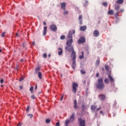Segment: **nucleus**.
Wrapping results in <instances>:
<instances>
[{
  "label": "nucleus",
  "mask_w": 126,
  "mask_h": 126,
  "mask_svg": "<svg viewBox=\"0 0 126 126\" xmlns=\"http://www.w3.org/2000/svg\"><path fill=\"white\" fill-rule=\"evenodd\" d=\"M95 87L97 89H99V90H103L105 88L103 78H100L97 80V83L95 85Z\"/></svg>",
  "instance_id": "nucleus-1"
},
{
  "label": "nucleus",
  "mask_w": 126,
  "mask_h": 126,
  "mask_svg": "<svg viewBox=\"0 0 126 126\" xmlns=\"http://www.w3.org/2000/svg\"><path fill=\"white\" fill-rule=\"evenodd\" d=\"M66 51H68L69 53H70V52H72V53L71 54V57H74V56H76V52L74 51V49H73V47L72 46H66L65 48Z\"/></svg>",
  "instance_id": "nucleus-2"
},
{
  "label": "nucleus",
  "mask_w": 126,
  "mask_h": 126,
  "mask_svg": "<svg viewBox=\"0 0 126 126\" xmlns=\"http://www.w3.org/2000/svg\"><path fill=\"white\" fill-rule=\"evenodd\" d=\"M77 87H78V84L75 82L72 83V92L73 93H76Z\"/></svg>",
  "instance_id": "nucleus-3"
},
{
  "label": "nucleus",
  "mask_w": 126,
  "mask_h": 126,
  "mask_svg": "<svg viewBox=\"0 0 126 126\" xmlns=\"http://www.w3.org/2000/svg\"><path fill=\"white\" fill-rule=\"evenodd\" d=\"M72 34H75V30H72V31H69L68 32L67 38L70 39V40H72Z\"/></svg>",
  "instance_id": "nucleus-4"
},
{
  "label": "nucleus",
  "mask_w": 126,
  "mask_h": 126,
  "mask_svg": "<svg viewBox=\"0 0 126 126\" xmlns=\"http://www.w3.org/2000/svg\"><path fill=\"white\" fill-rule=\"evenodd\" d=\"M72 58L73 61L72 67L73 69H75V66H76V61L75 60L76 59V55H74V56H73Z\"/></svg>",
  "instance_id": "nucleus-5"
},
{
  "label": "nucleus",
  "mask_w": 126,
  "mask_h": 126,
  "mask_svg": "<svg viewBox=\"0 0 126 126\" xmlns=\"http://www.w3.org/2000/svg\"><path fill=\"white\" fill-rule=\"evenodd\" d=\"M78 121H79V126H85V120L81 118H79Z\"/></svg>",
  "instance_id": "nucleus-6"
},
{
  "label": "nucleus",
  "mask_w": 126,
  "mask_h": 126,
  "mask_svg": "<svg viewBox=\"0 0 126 126\" xmlns=\"http://www.w3.org/2000/svg\"><path fill=\"white\" fill-rule=\"evenodd\" d=\"M114 9L116 11V15H119V13H120V6L115 3Z\"/></svg>",
  "instance_id": "nucleus-7"
},
{
  "label": "nucleus",
  "mask_w": 126,
  "mask_h": 126,
  "mask_svg": "<svg viewBox=\"0 0 126 126\" xmlns=\"http://www.w3.org/2000/svg\"><path fill=\"white\" fill-rule=\"evenodd\" d=\"M50 30L53 31V32H56L57 31L58 28L57 27L56 25H52L50 27Z\"/></svg>",
  "instance_id": "nucleus-8"
},
{
  "label": "nucleus",
  "mask_w": 126,
  "mask_h": 126,
  "mask_svg": "<svg viewBox=\"0 0 126 126\" xmlns=\"http://www.w3.org/2000/svg\"><path fill=\"white\" fill-rule=\"evenodd\" d=\"M79 44H83L85 43V37H81L80 39L78 40Z\"/></svg>",
  "instance_id": "nucleus-9"
},
{
  "label": "nucleus",
  "mask_w": 126,
  "mask_h": 126,
  "mask_svg": "<svg viewBox=\"0 0 126 126\" xmlns=\"http://www.w3.org/2000/svg\"><path fill=\"white\" fill-rule=\"evenodd\" d=\"M73 42V40L72 39H69L66 42V45L67 46L71 47V45Z\"/></svg>",
  "instance_id": "nucleus-10"
},
{
  "label": "nucleus",
  "mask_w": 126,
  "mask_h": 126,
  "mask_svg": "<svg viewBox=\"0 0 126 126\" xmlns=\"http://www.w3.org/2000/svg\"><path fill=\"white\" fill-rule=\"evenodd\" d=\"M99 99L101 100V101H104L106 99V95L103 94H101L99 95Z\"/></svg>",
  "instance_id": "nucleus-11"
},
{
  "label": "nucleus",
  "mask_w": 126,
  "mask_h": 126,
  "mask_svg": "<svg viewBox=\"0 0 126 126\" xmlns=\"http://www.w3.org/2000/svg\"><path fill=\"white\" fill-rule=\"evenodd\" d=\"M61 4L62 9H63V10H65V6H66V3H65V2H63L61 3Z\"/></svg>",
  "instance_id": "nucleus-12"
},
{
  "label": "nucleus",
  "mask_w": 126,
  "mask_h": 126,
  "mask_svg": "<svg viewBox=\"0 0 126 126\" xmlns=\"http://www.w3.org/2000/svg\"><path fill=\"white\" fill-rule=\"evenodd\" d=\"M99 31L95 30L94 32V37H98L99 35Z\"/></svg>",
  "instance_id": "nucleus-13"
},
{
  "label": "nucleus",
  "mask_w": 126,
  "mask_h": 126,
  "mask_svg": "<svg viewBox=\"0 0 126 126\" xmlns=\"http://www.w3.org/2000/svg\"><path fill=\"white\" fill-rule=\"evenodd\" d=\"M87 29V26H81L80 28V31H85Z\"/></svg>",
  "instance_id": "nucleus-14"
},
{
  "label": "nucleus",
  "mask_w": 126,
  "mask_h": 126,
  "mask_svg": "<svg viewBox=\"0 0 126 126\" xmlns=\"http://www.w3.org/2000/svg\"><path fill=\"white\" fill-rule=\"evenodd\" d=\"M82 17H83L82 15H80L78 18L80 25H82V24H83Z\"/></svg>",
  "instance_id": "nucleus-15"
},
{
  "label": "nucleus",
  "mask_w": 126,
  "mask_h": 126,
  "mask_svg": "<svg viewBox=\"0 0 126 126\" xmlns=\"http://www.w3.org/2000/svg\"><path fill=\"white\" fill-rule=\"evenodd\" d=\"M59 52H58V55L59 56H62L63 55V49L62 48H58Z\"/></svg>",
  "instance_id": "nucleus-16"
},
{
  "label": "nucleus",
  "mask_w": 126,
  "mask_h": 126,
  "mask_svg": "<svg viewBox=\"0 0 126 126\" xmlns=\"http://www.w3.org/2000/svg\"><path fill=\"white\" fill-rule=\"evenodd\" d=\"M74 109H77V101L76 99L74 100Z\"/></svg>",
  "instance_id": "nucleus-17"
},
{
  "label": "nucleus",
  "mask_w": 126,
  "mask_h": 126,
  "mask_svg": "<svg viewBox=\"0 0 126 126\" xmlns=\"http://www.w3.org/2000/svg\"><path fill=\"white\" fill-rule=\"evenodd\" d=\"M47 34V26H45L44 27V30H43V35L46 36Z\"/></svg>",
  "instance_id": "nucleus-18"
},
{
  "label": "nucleus",
  "mask_w": 126,
  "mask_h": 126,
  "mask_svg": "<svg viewBox=\"0 0 126 126\" xmlns=\"http://www.w3.org/2000/svg\"><path fill=\"white\" fill-rule=\"evenodd\" d=\"M108 78L109 79V80L111 81V82H114V79L111 75V74H109L108 75Z\"/></svg>",
  "instance_id": "nucleus-19"
},
{
  "label": "nucleus",
  "mask_w": 126,
  "mask_h": 126,
  "mask_svg": "<svg viewBox=\"0 0 126 126\" xmlns=\"http://www.w3.org/2000/svg\"><path fill=\"white\" fill-rule=\"evenodd\" d=\"M107 13L109 15H113L114 14V11L113 10H109L108 11Z\"/></svg>",
  "instance_id": "nucleus-20"
},
{
  "label": "nucleus",
  "mask_w": 126,
  "mask_h": 126,
  "mask_svg": "<svg viewBox=\"0 0 126 126\" xmlns=\"http://www.w3.org/2000/svg\"><path fill=\"white\" fill-rule=\"evenodd\" d=\"M124 2V0H118L116 1V4L118 3V4H122Z\"/></svg>",
  "instance_id": "nucleus-21"
},
{
  "label": "nucleus",
  "mask_w": 126,
  "mask_h": 126,
  "mask_svg": "<svg viewBox=\"0 0 126 126\" xmlns=\"http://www.w3.org/2000/svg\"><path fill=\"white\" fill-rule=\"evenodd\" d=\"M96 108H97V106H95V105H92L91 106V110L92 111H95V110H96Z\"/></svg>",
  "instance_id": "nucleus-22"
},
{
  "label": "nucleus",
  "mask_w": 126,
  "mask_h": 126,
  "mask_svg": "<svg viewBox=\"0 0 126 126\" xmlns=\"http://www.w3.org/2000/svg\"><path fill=\"white\" fill-rule=\"evenodd\" d=\"M99 64H100V60L97 59L96 61L95 65H96V66H98L99 65Z\"/></svg>",
  "instance_id": "nucleus-23"
},
{
  "label": "nucleus",
  "mask_w": 126,
  "mask_h": 126,
  "mask_svg": "<svg viewBox=\"0 0 126 126\" xmlns=\"http://www.w3.org/2000/svg\"><path fill=\"white\" fill-rule=\"evenodd\" d=\"M38 76L39 79H42V73H41V72L38 73Z\"/></svg>",
  "instance_id": "nucleus-24"
},
{
  "label": "nucleus",
  "mask_w": 126,
  "mask_h": 126,
  "mask_svg": "<svg viewBox=\"0 0 126 126\" xmlns=\"http://www.w3.org/2000/svg\"><path fill=\"white\" fill-rule=\"evenodd\" d=\"M22 46H23V48L24 49H26V43L25 42H23L22 44Z\"/></svg>",
  "instance_id": "nucleus-25"
},
{
  "label": "nucleus",
  "mask_w": 126,
  "mask_h": 126,
  "mask_svg": "<svg viewBox=\"0 0 126 126\" xmlns=\"http://www.w3.org/2000/svg\"><path fill=\"white\" fill-rule=\"evenodd\" d=\"M102 5L104 6H108V3L107 2H102Z\"/></svg>",
  "instance_id": "nucleus-26"
},
{
  "label": "nucleus",
  "mask_w": 126,
  "mask_h": 126,
  "mask_svg": "<svg viewBox=\"0 0 126 126\" xmlns=\"http://www.w3.org/2000/svg\"><path fill=\"white\" fill-rule=\"evenodd\" d=\"M105 70H109V65H105Z\"/></svg>",
  "instance_id": "nucleus-27"
},
{
  "label": "nucleus",
  "mask_w": 126,
  "mask_h": 126,
  "mask_svg": "<svg viewBox=\"0 0 126 126\" xmlns=\"http://www.w3.org/2000/svg\"><path fill=\"white\" fill-rule=\"evenodd\" d=\"M40 68H41L40 67H38L37 68H36L35 69V73H37L38 72V71H39V70H40Z\"/></svg>",
  "instance_id": "nucleus-28"
},
{
  "label": "nucleus",
  "mask_w": 126,
  "mask_h": 126,
  "mask_svg": "<svg viewBox=\"0 0 126 126\" xmlns=\"http://www.w3.org/2000/svg\"><path fill=\"white\" fill-rule=\"evenodd\" d=\"M104 83H105V84H108V83H109V79H105L104 80Z\"/></svg>",
  "instance_id": "nucleus-29"
},
{
  "label": "nucleus",
  "mask_w": 126,
  "mask_h": 126,
  "mask_svg": "<svg viewBox=\"0 0 126 126\" xmlns=\"http://www.w3.org/2000/svg\"><path fill=\"white\" fill-rule=\"evenodd\" d=\"M46 124H50L51 123V120L47 119L46 120Z\"/></svg>",
  "instance_id": "nucleus-30"
},
{
  "label": "nucleus",
  "mask_w": 126,
  "mask_h": 126,
  "mask_svg": "<svg viewBox=\"0 0 126 126\" xmlns=\"http://www.w3.org/2000/svg\"><path fill=\"white\" fill-rule=\"evenodd\" d=\"M60 39H61V40H64V39H65V36L64 35H62L60 37Z\"/></svg>",
  "instance_id": "nucleus-31"
},
{
  "label": "nucleus",
  "mask_w": 126,
  "mask_h": 126,
  "mask_svg": "<svg viewBox=\"0 0 126 126\" xmlns=\"http://www.w3.org/2000/svg\"><path fill=\"white\" fill-rule=\"evenodd\" d=\"M81 73L82 74H85V73H86V72H85V71H84V70H81Z\"/></svg>",
  "instance_id": "nucleus-32"
},
{
  "label": "nucleus",
  "mask_w": 126,
  "mask_h": 126,
  "mask_svg": "<svg viewBox=\"0 0 126 126\" xmlns=\"http://www.w3.org/2000/svg\"><path fill=\"white\" fill-rule=\"evenodd\" d=\"M84 55H80L79 56L80 60H82V59H84Z\"/></svg>",
  "instance_id": "nucleus-33"
},
{
  "label": "nucleus",
  "mask_w": 126,
  "mask_h": 126,
  "mask_svg": "<svg viewBox=\"0 0 126 126\" xmlns=\"http://www.w3.org/2000/svg\"><path fill=\"white\" fill-rule=\"evenodd\" d=\"M1 37H3L4 36H5V32H3L2 33L1 35Z\"/></svg>",
  "instance_id": "nucleus-34"
},
{
  "label": "nucleus",
  "mask_w": 126,
  "mask_h": 126,
  "mask_svg": "<svg viewBox=\"0 0 126 126\" xmlns=\"http://www.w3.org/2000/svg\"><path fill=\"white\" fill-rule=\"evenodd\" d=\"M28 117H30L31 119H32V117H33L32 114H28Z\"/></svg>",
  "instance_id": "nucleus-35"
},
{
  "label": "nucleus",
  "mask_w": 126,
  "mask_h": 126,
  "mask_svg": "<svg viewBox=\"0 0 126 126\" xmlns=\"http://www.w3.org/2000/svg\"><path fill=\"white\" fill-rule=\"evenodd\" d=\"M31 98H32V99H36V97L35 96V95L34 94H33L31 96Z\"/></svg>",
  "instance_id": "nucleus-36"
},
{
  "label": "nucleus",
  "mask_w": 126,
  "mask_h": 126,
  "mask_svg": "<svg viewBox=\"0 0 126 126\" xmlns=\"http://www.w3.org/2000/svg\"><path fill=\"white\" fill-rule=\"evenodd\" d=\"M43 58H44V59H46V58H47V54L46 53H44L43 54Z\"/></svg>",
  "instance_id": "nucleus-37"
},
{
  "label": "nucleus",
  "mask_w": 126,
  "mask_h": 126,
  "mask_svg": "<svg viewBox=\"0 0 126 126\" xmlns=\"http://www.w3.org/2000/svg\"><path fill=\"white\" fill-rule=\"evenodd\" d=\"M23 80H24V78H20L19 81L20 82H21Z\"/></svg>",
  "instance_id": "nucleus-38"
},
{
  "label": "nucleus",
  "mask_w": 126,
  "mask_h": 126,
  "mask_svg": "<svg viewBox=\"0 0 126 126\" xmlns=\"http://www.w3.org/2000/svg\"><path fill=\"white\" fill-rule=\"evenodd\" d=\"M116 105H117V101L116 100L114 101V107H116Z\"/></svg>",
  "instance_id": "nucleus-39"
},
{
  "label": "nucleus",
  "mask_w": 126,
  "mask_h": 126,
  "mask_svg": "<svg viewBox=\"0 0 126 126\" xmlns=\"http://www.w3.org/2000/svg\"><path fill=\"white\" fill-rule=\"evenodd\" d=\"M124 11H125V10H124V9H121L119 10V12H124Z\"/></svg>",
  "instance_id": "nucleus-40"
},
{
  "label": "nucleus",
  "mask_w": 126,
  "mask_h": 126,
  "mask_svg": "<svg viewBox=\"0 0 126 126\" xmlns=\"http://www.w3.org/2000/svg\"><path fill=\"white\" fill-rule=\"evenodd\" d=\"M30 109V107H29V106H28L26 109L27 112H29Z\"/></svg>",
  "instance_id": "nucleus-41"
},
{
  "label": "nucleus",
  "mask_w": 126,
  "mask_h": 126,
  "mask_svg": "<svg viewBox=\"0 0 126 126\" xmlns=\"http://www.w3.org/2000/svg\"><path fill=\"white\" fill-rule=\"evenodd\" d=\"M4 81V79H1L0 80V82L1 84H2V83H3V82Z\"/></svg>",
  "instance_id": "nucleus-42"
},
{
  "label": "nucleus",
  "mask_w": 126,
  "mask_h": 126,
  "mask_svg": "<svg viewBox=\"0 0 126 126\" xmlns=\"http://www.w3.org/2000/svg\"><path fill=\"white\" fill-rule=\"evenodd\" d=\"M101 109H102V108L101 107H98L96 109V111H100V110H101Z\"/></svg>",
  "instance_id": "nucleus-43"
},
{
  "label": "nucleus",
  "mask_w": 126,
  "mask_h": 126,
  "mask_svg": "<svg viewBox=\"0 0 126 126\" xmlns=\"http://www.w3.org/2000/svg\"><path fill=\"white\" fill-rule=\"evenodd\" d=\"M82 108L83 110H84V109L85 108V105H84V104H83L82 105Z\"/></svg>",
  "instance_id": "nucleus-44"
},
{
  "label": "nucleus",
  "mask_w": 126,
  "mask_h": 126,
  "mask_svg": "<svg viewBox=\"0 0 126 126\" xmlns=\"http://www.w3.org/2000/svg\"><path fill=\"white\" fill-rule=\"evenodd\" d=\"M33 87H31L30 89V91H33Z\"/></svg>",
  "instance_id": "nucleus-45"
},
{
  "label": "nucleus",
  "mask_w": 126,
  "mask_h": 126,
  "mask_svg": "<svg viewBox=\"0 0 126 126\" xmlns=\"http://www.w3.org/2000/svg\"><path fill=\"white\" fill-rule=\"evenodd\" d=\"M56 126H60V122H57V123H56Z\"/></svg>",
  "instance_id": "nucleus-46"
},
{
  "label": "nucleus",
  "mask_w": 126,
  "mask_h": 126,
  "mask_svg": "<svg viewBox=\"0 0 126 126\" xmlns=\"http://www.w3.org/2000/svg\"><path fill=\"white\" fill-rule=\"evenodd\" d=\"M67 13H68V12L67 11H64V12H63V14H67Z\"/></svg>",
  "instance_id": "nucleus-47"
},
{
  "label": "nucleus",
  "mask_w": 126,
  "mask_h": 126,
  "mask_svg": "<svg viewBox=\"0 0 126 126\" xmlns=\"http://www.w3.org/2000/svg\"><path fill=\"white\" fill-rule=\"evenodd\" d=\"M96 77H99V73H97L96 75Z\"/></svg>",
  "instance_id": "nucleus-48"
},
{
  "label": "nucleus",
  "mask_w": 126,
  "mask_h": 126,
  "mask_svg": "<svg viewBox=\"0 0 126 126\" xmlns=\"http://www.w3.org/2000/svg\"><path fill=\"white\" fill-rule=\"evenodd\" d=\"M63 96L61 97V101H63Z\"/></svg>",
  "instance_id": "nucleus-49"
},
{
  "label": "nucleus",
  "mask_w": 126,
  "mask_h": 126,
  "mask_svg": "<svg viewBox=\"0 0 126 126\" xmlns=\"http://www.w3.org/2000/svg\"><path fill=\"white\" fill-rule=\"evenodd\" d=\"M20 62H21V63H23V62H24V60L21 59V60H20Z\"/></svg>",
  "instance_id": "nucleus-50"
},
{
  "label": "nucleus",
  "mask_w": 126,
  "mask_h": 126,
  "mask_svg": "<svg viewBox=\"0 0 126 126\" xmlns=\"http://www.w3.org/2000/svg\"><path fill=\"white\" fill-rule=\"evenodd\" d=\"M81 54H82V56H84V52H83V51H82V52H81Z\"/></svg>",
  "instance_id": "nucleus-51"
},
{
  "label": "nucleus",
  "mask_w": 126,
  "mask_h": 126,
  "mask_svg": "<svg viewBox=\"0 0 126 126\" xmlns=\"http://www.w3.org/2000/svg\"><path fill=\"white\" fill-rule=\"evenodd\" d=\"M16 35L17 36V37H19V34L17 33L16 34Z\"/></svg>",
  "instance_id": "nucleus-52"
},
{
  "label": "nucleus",
  "mask_w": 126,
  "mask_h": 126,
  "mask_svg": "<svg viewBox=\"0 0 126 126\" xmlns=\"http://www.w3.org/2000/svg\"><path fill=\"white\" fill-rule=\"evenodd\" d=\"M44 25H47V23L45 22H43Z\"/></svg>",
  "instance_id": "nucleus-53"
},
{
  "label": "nucleus",
  "mask_w": 126,
  "mask_h": 126,
  "mask_svg": "<svg viewBox=\"0 0 126 126\" xmlns=\"http://www.w3.org/2000/svg\"><path fill=\"white\" fill-rule=\"evenodd\" d=\"M103 113H104V112H103V111H100V114H103Z\"/></svg>",
  "instance_id": "nucleus-54"
},
{
  "label": "nucleus",
  "mask_w": 126,
  "mask_h": 126,
  "mask_svg": "<svg viewBox=\"0 0 126 126\" xmlns=\"http://www.w3.org/2000/svg\"><path fill=\"white\" fill-rule=\"evenodd\" d=\"M86 4H88V1L87 0L86 1Z\"/></svg>",
  "instance_id": "nucleus-55"
},
{
  "label": "nucleus",
  "mask_w": 126,
  "mask_h": 126,
  "mask_svg": "<svg viewBox=\"0 0 126 126\" xmlns=\"http://www.w3.org/2000/svg\"><path fill=\"white\" fill-rule=\"evenodd\" d=\"M32 45H33V46H35V42H32Z\"/></svg>",
  "instance_id": "nucleus-56"
},
{
  "label": "nucleus",
  "mask_w": 126,
  "mask_h": 126,
  "mask_svg": "<svg viewBox=\"0 0 126 126\" xmlns=\"http://www.w3.org/2000/svg\"><path fill=\"white\" fill-rule=\"evenodd\" d=\"M20 89H23V87L22 86L20 87Z\"/></svg>",
  "instance_id": "nucleus-57"
},
{
  "label": "nucleus",
  "mask_w": 126,
  "mask_h": 126,
  "mask_svg": "<svg viewBox=\"0 0 126 126\" xmlns=\"http://www.w3.org/2000/svg\"><path fill=\"white\" fill-rule=\"evenodd\" d=\"M102 70H103V71H105V69H104V67L102 68Z\"/></svg>",
  "instance_id": "nucleus-58"
},
{
  "label": "nucleus",
  "mask_w": 126,
  "mask_h": 126,
  "mask_svg": "<svg viewBox=\"0 0 126 126\" xmlns=\"http://www.w3.org/2000/svg\"><path fill=\"white\" fill-rule=\"evenodd\" d=\"M48 57H49V58H51V54H49Z\"/></svg>",
  "instance_id": "nucleus-59"
},
{
  "label": "nucleus",
  "mask_w": 126,
  "mask_h": 126,
  "mask_svg": "<svg viewBox=\"0 0 126 126\" xmlns=\"http://www.w3.org/2000/svg\"><path fill=\"white\" fill-rule=\"evenodd\" d=\"M35 90H37V86H36L35 87Z\"/></svg>",
  "instance_id": "nucleus-60"
},
{
  "label": "nucleus",
  "mask_w": 126,
  "mask_h": 126,
  "mask_svg": "<svg viewBox=\"0 0 126 126\" xmlns=\"http://www.w3.org/2000/svg\"><path fill=\"white\" fill-rule=\"evenodd\" d=\"M19 126H22V124H20V123H19Z\"/></svg>",
  "instance_id": "nucleus-61"
},
{
  "label": "nucleus",
  "mask_w": 126,
  "mask_h": 126,
  "mask_svg": "<svg viewBox=\"0 0 126 126\" xmlns=\"http://www.w3.org/2000/svg\"><path fill=\"white\" fill-rule=\"evenodd\" d=\"M61 76L63 77V74H61Z\"/></svg>",
  "instance_id": "nucleus-62"
},
{
  "label": "nucleus",
  "mask_w": 126,
  "mask_h": 126,
  "mask_svg": "<svg viewBox=\"0 0 126 126\" xmlns=\"http://www.w3.org/2000/svg\"><path fill=\"white\" fill-rule=\"evenodd\" d=\"M1 51H2L1 49H0V53H1Z\"/></svg>",
  "instance_id": "nucleus-63"
},
{
  "label": "nucleus",
  "mask_w": 126,
  "mask_h": 126,
  "mask_svg": "<svg viewBox=\"0 0 126 126\" xmlns=\"http://www.w3.org/2000/svg\"><path fill=\"white\" fill-rule=\"evenodd\" d=\"M17 126H19V124H18L17 125Z\"/></svg>",
  "instance_id": "nucleus-64"
}]
</instances>
